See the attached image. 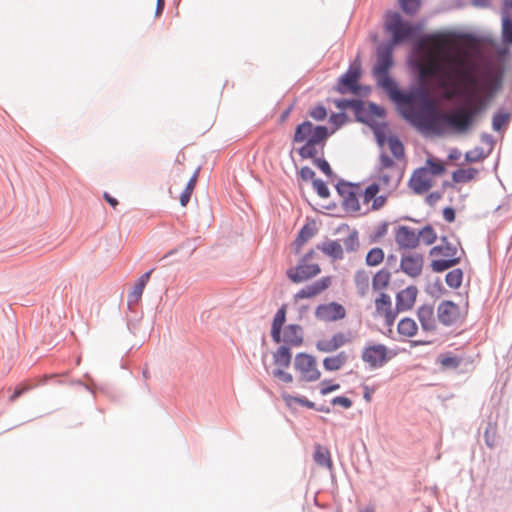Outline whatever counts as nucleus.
I'll return each instance as SVG.
<instances>
[{
  "label": "nucleus",
  "mask_w": 512,
  "mask_h": 512,
  "mask_svg": "<svg viewBox=\"0 0 512 512\" xmlns=\"http://www.w3.org/2000/svg\"><path fill=\"white\" fill-rule=\"evenodd\" d=\"M417 62L423 82H433L444 97H463L467 107L449 114L438 109L425 90L393 97L404 104L403 115L424 134L441 136L453 129L467 131L501 85V74L479 51L474 38L456 41L447 34L430 35L418 44Z\"/></svg>",
  "instance_id": "f257e3e1"
},
{
  "label": "nucleus",
  "mask_w": 512,
  "mask_h": 512,
  "mask_svg": "<svg viewBox=\"0 0 512 512\" xmlns=\"http://www.w3.org/2000/svg\"><path fill=\"white\" fill-rule=\"evenodd\" d=\"M403 173L395 161L386 153L379 156V167L375 179L363 190L362 199L366 211L382 209L398 188Z\"/></svg>",
  "instance_id": "f03ea898"
},
{
  "label": "nucleus",
  "mask_w": 512,
  "mask_h": 512,
  "mask_svg": "<svg viewBox=\"0 0 512 512\" xmlns=\"http://www.w3.org/2000/svg\"><path fill=\"white\" fill-rule=\"evenodd\" d=\"M329 136L327 127L314 125L310 121H304L296 127L293 141L303 143L299 148V155L304 158H315L318 156Z\"/></svg>",
  "instance_id": "7ed1b4c3"
},
{
  "label": "nucleus",
  "mask_w": 512,
  "mask_h": 512,
  "mask_svg": "<svg viewBox=\"0 0 512 512\" xmlns=\"http://www.w3.org/2000/svg\"><path fill=\"white\" fill-rule=\"evenodd\" d=\"M430 254L435 257L431 262V268L435 272H443L459 263L456 257L457 248L443 240V243L431 249Z\"/></svg>",
  "instance_id": "20e7f679"
},
{
  "label": "nucleus",
  "mask_w": 512,
  "mask_h": 512,
  "mask_svg": "<svg viewBox=\"0 0 512 512\" xmlns=\"http://www.w3.org/2000/svg\"><path fill=\"white\" fill-rule=\"evenodd\" d=\"M385 29L388 34L392 36L389 45H397L401 42L409 40L413 36V27L402 20L399 13H390L386 17Z\"/></svg>",
  "instance_id": "39448f33"
},
{
  "label": "nucleus",
  "mask_w": 512,
  "mask_h": 512,
  "mask_svg": "<svg viewBox=\"0 0 512 512\" xmlns=\"http://www.w3.org/2000/svg\"><path fill=\"white\" fill-rule=\"evenodd\" d=\"M314 251L308 252L298 263L296 267L287 270V277L293 283H302L314 278L321 272L318 264H309L308 260L312 257Z\"/></svg>",
  "instance_id": "423d86ee"
},
{
  "label": "nucleus",
  "mask_w": 512,
  "mask_h": 512,
  "mask_svg": "<svg viewBox=\"0 0 512 512\" xmlns=\"http://www.w3.org/2000/svg\"><path fill=\"white\" fill-rule=\"evenodd\" d=\"M294 368L305 382H314L321 377L316 358L310 354L298 353L294 359Z\"/></svg>",
  "instance_id": "0eeeda50"
},
{
  "label": "nucleus",
  "mask_w": 512,
  "mask_h": 512,
  "mask_svg": "<svg viewBox=\"0 0 512 512\" xmlns=\"http://www.w3.org/2000/svg\"><path fill=\"white\" fill-rule=\"evenodd\" d=\"M392 50V45L380 47L377 52V63L374 67L375 75L381 79V84L385 88H389L392 85V81L387 75L388 70L393 65Z\"/></svg>",
  "instance_id": "6e6552de"
},
{
  "label": "nucleus",
  "mask_w": 512,
  "mask_h": 512,
  "mask_svg": "<svg viewBox=\"0 0 512 512\" xmlns=\"http://www.w3.org/2000/svg\"><path fill=\"white\" fill-rule=\"evenodd\" d=\"M343 200L342 204L345 210L349 212H358L366 214L369 211H366V208L363 204L362 192H360V187L358 185H346L342 188L338 189Z\"/></svg>",
  "instance_id": "1a4fd4ad"
},
{
  "label": "nucleus",
  "mask_w": 512,
  "mask_h": 512,
  "mask_svg": "<svg viewBox=\"0 0 512 512\" xmlns=\"http://www.w3.org/2000/svg\"><path fill=\"white\" fill-rule=\"evenodd\" d=\"M466 314V309H461L452 301H442L437 308V319L445 326H451L461 322Z\"/></svg>",
  "instance_id": "9d476101"
},
{
  "label": "nucleus",
  "mask_w": 512,
  "mask_h": 512,
  "mask_svg": "<svg viewBox=\"0 0 512 512\" xmlns=\"http://www.w3.org/2000/svg\"><path fill=\"white\" fill-rule=\"evenodd\" d=\"M345 308L336 302L320 304L316 307L315 317L322 322H334L345 318Z\"/></svg>",
  "instance_id": "9b49d317"
},
{
  "label": "nucleus",
  "mask_w": 512,
  "mask_h": 512,
  "mask_svg": "<svg viewBox=\"0 0 512 512\" xmlns=\"http://www.w3.org/2000/svg\"><path fill=\"white\" fill-rule=\"evenodd\" d=\"M388 349L383 344H373L364 348L362 360L372 368L382 367L387 362Z\"/></svg>",
  "instance_id": "f8f14e48"
},
{
  "label": "nucleus",
  "mask_w": 512,
  "mask_h": 512,
  "mask_svg": "<svg viewBox=\"0 0 512 512\" xmlns=\"http://www.w3.org/2000/svg\"><path fill=\"white\" fill-rule=\"evenodd\" d=\"M332 284V279L330 276L322 277L318 281L307 285L300 289L296 294L293 296L294 302H298L302 299H312L317 297L319 294H321L323 291L328 289Z\"/></svg>",
  "instance_id": "ddd939ff"
},
{
  "label": "nucleus",
  "mask_w": 512,
  "mask_h": 512,
  "mask_svg": "<svg viewBox=\"0 0 512 512\" xmlns=\"http://www.w3.org/2000/svg\"><path fill=\"white\" fill-rule=\"evenodd\" d=\"M433 186V177L426 167L416 169L410 180L409 187L416 194H423Z\"/></svg>",
  "instance_id": "4468645a"
},
{
  "label": "nucleus",
  "mask_w": 512,
  "mask_h": 512,
  "mask_svg": "<svg viewBox=\"0 0 512 512\" xmlns=\"http://www.w3.org/2000/svg\"><path fill=\"white\" fill-rule=\"evenodd\" d=\"M376 139L378 145L381 147V153H387L388 150L395 159H401L404 156V146L402 142L395 136L386 137L381 132H376Z\"/></svg>",
  "instance_id": "2eb2a0df"
},
{
  "label": "nucleus",
  "mask_w": 512,
  "mask_h": 512,
  "mask_svg": "<svg viewBox=\"0 0 512 512\" xmlns=\"http://www.w3.org/2000/svg\"><path fill=\"white\" fill-rule=\"evenodd\" d=\"M360 65L352 64L348 71L340 78L337 90L340 93L353 92L357 91V82L360 78Z\"/></svg>",
  "instance_id": "dca6fc26"
},
{
  "label": "nucleus",
  "mask_w": 512,
  "mask_h": 512,
  "mask_svg": "<svg viewBox=\"0 0 512 512\" xmlns=\"http://www.w3.org/2000/svg\"><path fill=\"white\" fill-rule=\"evenodd\" d=\"M377 313L384 317L388 326H392L396 319V312L392 309L391 298L388 294L381 292L375 299Z\"/></svg>",
  "instance_id": "f3484780"
},
{
  "label": "nucleus",
  "mask_w": 512,
  "mask_h": 512,
  "mask_svg": "<svg viewBox=\"0 0 512 512\" xmlns=\"http://www.w3.org/2000/svg\"><path fill=\"white\" fill-rule=\"evenodd\" d=\"M418 296V289L416 286H408L401 290L396 296V311L404 312L411 310L415 305Z\"/></svg>",
  "instance_id": "a211bd4d"
},
{
  "label": "nucleus",
  "mask_w": 512,
  "mask_h": 512,
  "mask_svg": "<svg viewBox=\"0 0 512 512\" xmlns=\"http://www.w3.org/2000/svg\"><path fill=\"white\" fill-rule=\"evenodd\" d=\"M396 243L402 248H415L419 244L417 231L408 226H400L395 233Z\"/></svg>",
  "instance_id": "6ab92c4d"
},
{
  "label": "nucleus",
  "mask_w": 512,
  "mask_h": 512,
  "mask_svg": "<svg viewBox=\"0 0 512 512\" xmlns=\"http://www.w3.org/2000/svg\"><path fill=\"white\" fill-rule=\"evenodd\" d=\"M350 340L351 339L349 335L343 332H338L335 333L330 339L319 340L316 343V348L321 352L329 353L344 346L345 344L350 342Z\"/></svg>",
  "instance_id": "aec40b11"
},
{
  "label": "nucleus",
  "mask_w": 512,
  "mask_h": 512,
  "mask_svg": "<svg viewBox=\"0 0 512 512\" xmlns=\"http://www.w3.org/2000/svg\"><path fill=\"white\" fill-rule=\"evenodd\" d=\"M400 267L401 270L410 277H417L422 272L423 258L418 254L406 255L402 257Z\"/></svg>",
  "instance_id": "412c9836"
},
{
  "label": "nucleus",
  "mask_w": 512,
  "mask_h": 512,
  "mask_svg": "<svg viewBox=\"0 0 512 512\" xmlns=\"http://www.w3.org/2000/svg\"><path fill=\"white\" fill-rule=\"evenodd\" d=\"M418 320L421 328L426 332H434L437 329L436 317L434 309L430 305H422L417 311Z\"/></svg>",
  "instance_id": "4be33fe9"
},
{
  "label": "nucleus",
  "mask_w": 512,
  "mask_h": 512,
  "mask_svg": "<svg viewBox=\"0 0 512 512\" xmlns=\"http://www.w3.org/2000/svg\"><path fill=\"white\" fill-rule=\"evenodd\" d=\"M281 342L293 347L300 346L303 342L302 327L297 324L286 326L283 330V335H281Z\"/></svg>",
  "instance_id": "5701e85b"
},
{
  "label": "nucleus",
  "mask_w": 512,
  "mask_h": 512,
  "mask_svg": "<svg viewBox=\"0 0 512 512\" xmlns=\"http://www.w3.org/2000/svg\"><path fill=\"white\" fill-rule=\"evenodd\" d=\"M286 321V306H281L278 311L276 312L272 327H271V337L274 342L280 343L281 342V329Z\"/></svg>",
  "instance_id": "b1692460"
},
{
  "label": "nucleus",
  "mask_w": 512,
  "mask_h": 512,
  "mask_svg": "<svg viewBox=\"0 0 512 512\" xmlns=\"http://www.w3.org/2000/svg\"><path fill=\"white\" fill-rule=\"evenodd\" d=\"M478 175L479 170L476 168H459L452 173V181L456 184H465L475 180Z\"/></svg>",
  "instance_id": "393cba45"
},
{
  "label": "nucleus",
  "mask_w": 512,
  "mask_h": 512,
  "mask_svg": "<svg viewBox=\"0 0 512 512\" xmlns=\"http://www.w3.org/2000/svg\"><path fill=\"white\" fill-rule=\"evenodd\" d=\"M348 358V354L345 351H341L334 356L326 357L323 360V366L327 371H337L347 363Z\"/></svg>",
  "instance_id": "a878e982"
},
{
  "label": "nucleus",
  "mask_w": 512,
  "mask_h": 512,
  "mask_svg": "<svg viewBox=\"0 0 512 512\" xmlns=\"http://www.w3.org/2000/svg\"><path fill=\"white\" fill-rule=\"evenodd\" d=\"M313 458H314V461L319 466L327 468L329 470L332 469L333 463H332V459H331V454H330V451L326 447H324L320 444L315 445V451H314Z\"/></svg>",
  "instance_id": "bb28decb"
},
{
  "label": "nucleus",
  "mask_w": 512,
  "mask_h": 512,
  "mask_svg": "<svg viewBox=\"0 0 512 512\" xmlns=\"http://www.w3.org/2000/svg\"><path fill=\"white\" fill-rule=\"evenodd\" d=\"M397 331L400 336L410 338L417 334L418 325L414 319L405 317L401 319L397 325Z\"/></svg>",
  "instance_id": "cd10ccee"
},
{
  "label": "nucleus",
  "mask_w": 512,
  "mask_h": 512,
  "mask_svg": "<svg viewBox=\"0 0 512 512\" xmlns=\"http://www.w3.org/2000/svg\"><path fill=\"white\" fill-rule=\"evenodd\" d=\"M318 249L321 250L324 254L334 258L341 259L343 257V249L339 242L329 240L320 245H318Z\"/></svg>",
  "instance_id": "c85d7f7f"
},
{
  "label": "nucleus",
  "mask_w": 512,
  "mask_h": 512,
  "mask_svg": "<svg viewBox=\"0 0 512 512\" xmlns=\"http://www.w3.org/2000/svg\"><path fill=\"white\" fill-rule=\"evenodd\" d=\"M355 285L358 293L364 296L370 287V275L367 271H357L354 277Z\"/></svg>",
  "instance_id": "c756f323"
},
{
  "label": "nucleus",
  "mask_w": 512,
  "mask_h": 512,
  "mask_svg": "<svg viewBox=\"0 0 512 512\" xmlns=\"http://www.w3.org/2000/svg\"><path fill=\"white\" fill-rule=\"evenodd\" d=\"M391 280V274L387 270H379L372 279V287L375 291L387 288Z\"/></svg>",
  "instance_id": "7c9ffc66"
},
{
  "label": "nucleus",
  "mask_w": 512,
  "mask_h": 512,
  "mask_svg": "<svg viewBox=\"0 0 512 512\" xmlns=\"http://www.w3.org/2000/svg\"><path fill=\"white\" fill-rule=\"evenodd\" d=\"M315 233H316V229L313 225H311V224L304 225L301 228V230L295 240V246H296L297 251H299L301 249V247L315 235Z\"/></svg>",
  "instance_id": "2f4dec72"
},
{
  "label": "nucleus",
  "mask_w": 512,
  "mask_h": 512,
  "mask_svg": "<svg viewBox=\"0 0 512 512\" xmlns=\"http://www.w3.org/2000/svg\"><path fill=\"white\" fill-rule=\"evenodd\" d=\"M274 362L281 367H289L291 363V352L287 346H280L274 354Z\"/></svg>",
  "instance_id": "473e14b6"
},
{
  "label": "nucleus",
  "mask_w": 512,
  "mask_h": 512,
  "mask_svg": "<svg viewBox=\"0 0 512 512\" xmlns=\"http://www.w3.org/2000/svg\"><path fill=\"white\" fill-rule=\"evenodd\" d=\"M282 399L289 408H293L296 404L305 406L307 408H314L315 404L306 398L292 396L287 392L282 393Z\"/></svg>",
  "instance_id": "72a5a7b5"
},
{
  "label": "nucleus",
  "mask_w": 512,
  "mask_h": 512,
  "mask_svg": "<svg viewBox=\"0 0 512 512\" xmlns=\"http://www.w3.org/2000/svg\"><path fill=\"white\" fill-rule=\"evenodd\" d=\"M198 178V171L194 173V175L188 181L184 191L180 195V203L182 206H186L190 201L191 195L195 189L196 182Z\"/></svg>",
  "instance_id": "f704fd0d"
},
{
  "label": "nucleus",
  "mask_w": 512,
  "mask_h": 512,
  "mask_svg": "<svg viewBox=\"0 0 512 512\" xmlns=\"http://www.w3.org/2000/svg\"><path fill=\"white\" fill-rule=\"evenodd\" d=\"M463 279V272L461 269H454L447 273L445 280L446 284L453 289H457L461 286Z\"/></svg>",
  "instance_id": "c9c22d12"
},
{
  "label": "nucleus",
  "mask_w": 512,
  "mask_h": 512,
  "mask_svg": "<svg viewBox=\"0 0 512 512\" xmlns=\"http://www.w3.org/2000/svg\"><path fill=\"white\" fill-rule=\"evenodd\" d=\"M417 235H419V242L425 245H431L437 239V234L431 226H425L420 231H417Z\"/></svg>",
  "instance_id": "e433bc0d"
},
{
  "label": "nucleus",
  "mask_w": 512,
  "mask_h": 512,
  "mask_svg": "<svg viewBox=\"0 0 512 512\" xmlns=\"http://www.w3.org/2000/svg\"><path fill=\"white\" fill-rule=\"evenodd\" d=\"M502 39L506 44H512V19L504 15L502 19Z\"/></svg>",
  "instance_id": "4c0bfd02"
},
{
  "label": "nucleus",
  "mask_w": 512,
  "mask_h": 512,
  "mask_svg": "<svg viewBox=\"0 0 512 512\" xmlns=\"http://www.w3.org/2000/svg\"><path fill=\"white\" fill-rule=\"evenodd\" d=\"M384 259V252L381 248L371 249L366 256V263L369 266H377Z\"/></svg>",
  "instance_id": "58836bf2"
},
{
  "label": "nucleus",
  "mask_w": 512,
  "mask_h": 512,
  "mask_svg": "<svg viewBox=\"0 0 512 512\" xmlns=\"http://www.w3.org/2000/svg\"><path fill=\"white\" fill-rule=\"evenodd\" d=\"M510 120V115L508 113L499 112L496 113L492 120V126L495 131H500L503 127H505Z\"/></svg>",
  "instance_id": "ea45409f"
},
{
  "label": "nucleus",
  "mask_w": 512,
  "mask_h": 512,
  "mask_svg": "<svg viewBox=\"0 0 512 512\" xmlns=\"http://www.w3.org/2000/svg\"><path fill=\"white\" fill-rule=\"evenodd\" d=\"M426 168L429 170L431 176H439L445 172V166L442 162L433 159L426 160Z\"/></svg>",
  "instance_id": "a19ab883"
},
{
  "label": "nucleus",
  "mask_w": 512,
  "mask_h": 512,
  "mask_svg": "<svg viewBox=\"0 0 512 512\" xmlns=\"http://www.w3.org/2000/svg\"><path fill=\"white\" fill-rule=\"evenodd\" d=\"M420 0H400L401 8L407 14H414L420 8Z\"/></svg>",
  "instance_id": "79ce46f5"
},
{
  "label": "nucleus",
  "mask_w": 512,
  "mask_h": 512,
  "mask_svg": "<svg viewBox=\"0 0 512 512\" xmlns=\"http://www.w3.org/2000/svg\"><path fill=\"white\" fill-rule=\"evenodd\" d=\"M143 291H144V287H142L136 283L128 295L129 305L137 304L141 300Z\"/></svg>",
  "instance_id": "37998d69"
},
{
  "label": "nucleus",
  "mask_w": 512,
  "mask_h": 512,
  "mask_svg": "<svg viewBox=\"0 0 512 512\" xmlns=\"http://www.w3.org/2000/svg\"><path fill=\"white\" fill-rule=\"evenodd\" d=\"M314 159V164L328 177H332L333 171L329 165V163L321 158H317V156Z\"/></svg>",
  "instance_id": "c03bdc74"
},
{
  "label": "nucleus",
  "mask_w": 512,
  "mask_h": 512,
  "mask_svg": "<svg viewBox=\"0 0 512 512\" xmlns=\"http://www.w3.org/2000/svg\"><path fill=\"white\" fill-rule=\"evenodd\" d=\"M309 115L316 121H322L327 116L325 107L319 105L310 110Z\"/></svg>",
  "instance_id": "a18cd8bd"
},
{
  "label": "nucleus",
  "mask_w": 512,
  "mask_h": 512,
  "mask_svg": "<svg viewBox=\"0 0 512 512\" xmlns=\"http://www.w3.org/2000/svg\"><path fill=\"white\" fill-rule=\"evenodd\" d=\"M313 186L320 197L327 198L329 196V189L322 180H314Z\"/></svg>",
  "instance_id": "49530a36"
},
{
  "label": "nucleus",
  "mask_w": 512,
  "mask_h": 512,
  "mask_svg": "<svg viewBox=\"0 0 512 512\" xmlns=\"http://www.w3.org/2000/svg\"><path fill=\"white\" fill-rule=\"evenodd\" d=\"M484 158V155L482 154V151H479L478 149L473 151H468L465 154V160L467 162H477Z\"/></svg>",
  "instance_id": "de8ad7c7"
},
{
  "label": "nucleus",
  "mask_w": 512,
  "mask_h": 512,
  "mask_svg": "<svg viewBox=\"0 0 512 512\" xmlns=\"http://www.w3.org/2000/svg\"><path fill=\"white\" fill-rule=\"evenodd\" d=\"M273 375L285 383H291L293 381L292 374L285 372L281 369L274 370Z\"/></svg>",
  "instance_id": "09e8293b"
},
{
  "label": "nucleus",
  "mask_w": 512,
  "mask_h": 512,
  "mask_svg": "<svg viewBox=\"0 0 512 512\" xmlns=\"http://www.w3.org/2000/svg\"><path fill=\"white\" fill-rule=\"evenodd\" d=\"M333 405H340L345 409H348L352 406V401L345 396H337L332 400Z\"/></svg>",
  "instance_id": "8fccbe9b"
},
{
  "label": "nucleus",
  "mask_w": 512,
  "mask_h": 512,
  "mask_svg": "<svg viewBox=\"0 0 512 512\" xmlns=\"http://www.w3.org/2000/svg\"><path fill=\"white\" fill-rule=\"evenodd\" d=\"M322 388H321V394L322 395H327L333 391H336L340 388V385L339 384H328L326 381L322 382Z\"/></svg>",
  "instance_id": "3c124183"
},
{
  "label": "nucleus",
  "mask_w": 512,
  "mask_h": 512,
  "mask_svg": "<svg viewBox=\"0 0 512 512\" xmlns=\"http://www.w3.org/2000/svg\"><path fill=\"white\" fill-rule=\"evenodd\" d=\"M441 363L445 367H457L460 361L456 357L446 356L442 358Z\"/></svg>",
  "instance_id": "603ef678"
},
{
  "label": "nucleus",
  "mask_w": 512,
  "mask_h": 512,
  "mask_svg": "<svg viewBox=\"0 0 512 512\" xmlns=\"http://www.w3.org/2000/svg\"><path fill=\"white\" fill-rule=\"evenodd\" d=\"M443 218L449 222L452 223L455 220V211L452 207H446L443 210Z\"/></svg>",
  "instance_id": "864d4df0"
},
{
  "label": "nucleus",
  "mask_w": 512,
  "mask_h": 512,
  "mask_svg": "<svg viewBox=\"0 0 512 512\" xmlns=\"http://www.w3.org/2000/svg\"><path fill=\"white\" fill-rule=\"evenodd\" d=\"M314 175H315L314 171L309 167H302L300 170V176L304 180L312 179L314 177Z\"/></svg>",
  "instance_id": "5fc2aeb1"
},
{
  "label": "nucleus",
  "mask_w": 512,
  "mask_h": 512,
  "mask_svg": "<svg viewBox=\"0 0 512 512\" xmlns=\"http://www.w3.org/2000/svg\"><path fill=\"white\" fill-rule=\"evenodd\" d=\"M441 199V194L439 192H432L426 197V202L429 205H434Z\"/></svg>",
  "instance_id": "6e6d98bb"
},
{
  "label": "nucleus",
  "mask_w": 512,
  "mask_h": 512,
  "mask_svg": "<svg viewBox=\"0 0 512 512\" xmlns=\"http://www.w3.org/2000/svg\"><path fill=\"white\" fill-rule=\"evenodd\" d=\"M154 269H151L150 271L144 273L138 280L137 284H139L140 286L144 287L146 286V284L148 283L149 279H150V276L151 274L153 273Z\"/></svg>",
  "instance_id": "4d7b16f0"
},
{
  "label": "nucleus",
  "mask_w": 512,
  "mask_h": 512,
  "mask_svg": "<svg viewBox=\"0 0 512 512\" xmlns=\"http://www.w3.org/2000/svg\"><path fill=\"white\" fill-rule=\"evenodd\" d=\"M154 269H151L150 271L144 273L138 280L137 284H139L140 286L144 287L146 286V284L148 283L149 279H150V276L151 274L153 273Z\"/></svg>",
  "instance_id": "13d9d810"
},
{
  "label": "nucleus",
  "mask_w": 512,
  "mask_h": 512,
  "mask_svg": "<svg viewBox=\"0 0 512 512\" xmlns=\"http://www.w3.org/2000/svg\"><path fill=\"white\" fill-rule=\"evenodd\" d=\"M460 157H461V152L457 148L451 149L449 154H448V159L452 160V161L458 160V159H460Z\"/></svg>",
  "instance_id": "bf43d9fd"
},
{
  "label": "nucleus",
  "mask_w": 512,
  "mask_h": 512,
  "mask_svg": "<svg viewBox=\"0 0 512 512\" xmlns=\"http://www.w3.org/2000/svg\"><path fill=\"white\" fill-rule=\"evenodd\" d=\"M24 391H25V387H20V388L15 389V391L9 398L10 402H14L18 397H20L22 395V393Z\"/></svg>",
  "instance_id": "052dcab7"
},
{
  "label": "nucleus",
  "mask_w": 512,
  "mask_h": 512,
  "mask_svg": "<svg viewBox=\"0 0 512 512\" xmlns=\"http://www.w3.org/2000/svg\"><path fill=\"white\" fill-rule=\"evenodd\" d=\"M164 5H165L164 0H157L155 16L158 17L161 15V13L163 12V9H164Z\"/></svg>",
  "instance_id": "680f3d73"
},
{
  "label": "nucleus",
  "mask_w": 512,
  "mask_h": 512,
  "mask_svg": "<svg viewBox=\"0 0 512 512\" xmlns=\"http://www.w3.org/2000/svg\"><path fill=\"white\" fill-rule=\"evenodd\" d=\"M104 198L112 207L115 208L118 205V201L108 193H104Z\"/></svg>",
  "instance_id": "e2e57ef3"
},
{
  "label": "nucleus",
  "mask_w": 512,
  "mask_h": 512,
  "mask_svg": "<svg viewBox=\"0 0 512 512\" xmlns=\"http://www.w3.org/2000/svg\"><path fill=\"white\" fill-rule=\"evenodd\" d=\"M343 117H344L343 114L332 115L331 116V121H333L334 123H337L338 120H342Z\"/></svg>",
  "instance_id": "0e129e2a"
},
{
  "label": "nucleus",
  "mask_w": 512,
  "mask_h": 512,
  "mask_svg": "<svg viewBox=\"0 0 512 512\" xmlns=\"http://www.w3.org/2000/svg\"><path fill=\"white\" fill-rule=\"evenodd\" d=\"M364 398H365V400H366L367 402H370V401H371V396H370V394H369V393H365V394H364Z\"/></svg>",
  "instance_id": "69168bd1"
},
{
  "label": "nucleus",
  "mask_w": 512,
  "mask_h": 512,
  "mask_svg": "<svg viewBox=\"0 0 512 512\" xmlns=\"http://www.w3.org/2000/svg\"><path fill=\"white\" fill-rule=\"evenodd\" d=\"M361 512H374V510L371 508H365Z\"/></svg>",
  "instance_id": "338daca9"
},
{
  "label": "nucleus",
  "mask_w": 512,
  "mask_h": 512,
  "mask_svg": "<svg viewBox=\"0 0 512 512\" xmlns=\"http://www.w3.org/2000/svg\"><path fill=\"white\" fill-rule=\"evenodd\" d=\"M505 5L509 6V7H512V1L506 0L505 1Z\"/></svg>",
  "instance_id": "774afa93"
}]
</instances>
